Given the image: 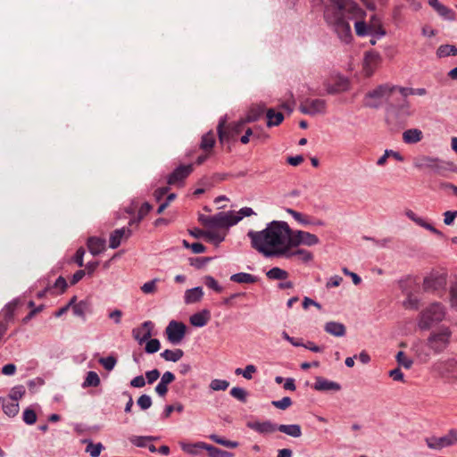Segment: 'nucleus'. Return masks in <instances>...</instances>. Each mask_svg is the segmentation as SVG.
Returning a JSON list of instances; mask_svg holds the SVG:
<instances>
[{"label": "nucleus", "mask_w": 457, "mask_h": 457, "mask_svg": "<svg viewBox=\"0 0 457 457\" xmlns=\"http://www.w3.org/2000/svg\"><path fill=\"white\" fill-rule=\"evenodd\" d=\"M187 326L180 321L171 320L165 328L167 339L172 345H179L185 337Z\"/></svg>", "instance_id": "nucleus-9"}, {"label": "nucleus", "mask_w": 457, "mask_h": 457, "mask_svg": "<svg viewBox=\"0 0 457 457\" xmlns=\"http://www.w3.org/2000/svg\"><path fill=\"white\" fill-rule=\"evenodd\" d=\"M251 242V247L267 258L284 257L287 259L297 256L300 261L308 263L313 260L312 252L305 249L293 250L295 246H289L288 244L270 246L261 237L247 236Z\"/></svg>", "instance_id": "nucleus-3"}, {"label": "nucleus", "mask_w": 457, "mask_h": 457, "mask_svg": "<svg viewBox=\"0 0 457 457\" xmlns=\"http://www.w3.org/2000/svg\"><path fill=\"white\" fill-rule=\"evenodd\" d=\"M246 427L260 435L272 434L278 429V424L272 422L271 420L264 421H248Z\"/></svg>", "instance_id": "nucleus-11"}, {"label": "nucleus", "mask_w": 457, "mask_h": 457, "mask_svg": "<svg viewBox=\"0 0 457 457\" xmlns=\"http://www.w3.org/2000/svg\"><path fill=\"white\" fill-rule=\"evenodd\" d=\"M234 226L231 212H220L212 216L211 228H226Z\"/></svg>", "instance_id": "nucleus-14"}, {"label": "nucleus", "mask_w": 457, "mask_h": 457, "mask_svg": "<svg viewBox=\"0 0 457 457\" xmlns=\"http://www.w3.org/2000/svg\"><path fill=\"white\" fill-rule=\"evenodd\" d=\"M403 139L406 144H416L422 139V132L418 129H410L403 133Z\"/></svg>", "instance_id": "nucleus-30"}, {"label": "nucleus", "mask_w": 457, "mask_h": 457, "mask_svg": "<svg viewBox=\"0 0 457 457\" xmlns=\"http://www.w3.org/2000/svg\"><path fill=\"white\" fill-rule=\"evenodd\" d=\"M23 421L28 425H33L37 421V414L34 410L27 408L22 414Z\"/></svg>", "instance_id": "nucleus-53"}, {"label": "nucleus", "mask_w": 457, "mask_h": 457, "mask_svg": "<svg viewBox=\"0 0 457 457\" xmlns=\"http://www.w3.org/2000/svg\"><path fill=\"white\" fill-rule=\"evenodd\" d=\"M159 281L158 278H154L150 281L145 282L142 287L141 290L145 294H154L156 291V283Z\"/></svg>", "instance_id": "nucleus-58"}, {"label": "nucleus", "mask_w": 457, "mask_h": 457, "mask_svg": "<svg viewBox=\"0 0 457 457\" xmlns=\"http://www.w3.org/2000/svg\"><path fill=\"white\" fill-rule=\"evenodd\" d=\"M87 245L90 253L96 256L104 251L105 239L97 237H91L87 239Z\"/></svg>", "instance_id": "nucleus-20"}, {"label": "nucleus", "mask_w": 457, "mask_h": 457, "mask_svg": "<svg viewBox=\"0 0 457 457\" xmlns=\"http://www.w3.org/2000/svg\"><path fill=\"white\" fill-rule=\"evenodd\" d=\"M229 386L228 381L225 379H212L210 383V388L213 391L226 390Z\"/></svg>", "instance_id": "nucleus-52"}, {"label": "nucleus", "mask_w": 457, "mask_h": 457, "mask_svg": "<svg viewBox=\"0 0 457 457\" xmlns=\"http://www.w3.org/2000/svg\"><path fill=\"white\" fill-rule=\"evenodd\" d=\"M381 61L380 54L376 51H368L364 55L363 68L367 76H371Z\"/></svg>", "instance_id": "nucleus-13"}, {"label": "nucleus", "mask_w": 457, "mask_h": 457, "mask_svg": "<svg viewBox=\"0 0 457 457\" xmlns=\"http://www.w3.org/2000/svg\"><path fill=\"white\" fill-rule=\"evenodd\" d=\"M247 236L261 237L263 241L270 246L288 244L289 246H299L301 245L312 246L320 243L319 237L307 231L292 230L287 222L282 220H272L266 225V228L260 231L250 229Z\"/></svg>", "instance_id": "nucleus-2"}, {"label": "nucleus", "mask_w": 457, "mask_h": 457, "mask_svg": "<svg viewBox=\"0 0 457 457\" xmlns=\"http://www.w3.org/2000/svg\"><path fill=\"white\" fill-rule=\"evenodd\" d=\"M286 211L287 213L291 214L293 216V218L295 220H297L299 223H301L303 225H310L311 224V220H308L307 218L303 217V215L301 212H298L291 208H287Z\"/></svg>", "instance_id": "nucleus-56"}, {"label": "nucleus", "mask_w": 457, "mask_h": 457, "mask_svg": "<svg viewBox=\"0 0 457 457\" xmlns=\"http://www.w3.org/2000/svg\"><path fill=\"white\" fill-rule=\"evenodd\" d=\"M312 387L314 390L320 392L341 390V385L339 383L328 380L323 377H317Z\"/></svg>", "instance_id": "nucleus-15"}, {"label": "nucleus", "mask_w": 457, "mask_h": 457, "mask_svg": "<svg viewBox=\"0 0 457 457\" xmlns=\"http://www.w3.org/2000/svg\"><path fill=\"white\" fill-rule=\"evenodd\" d=\"M204 296L203 288L201 287H195L186 290L184 295V302L187 304L195 303L200 302Z\"/></svg>", "instance_id": "nucleus-23"}, {"label": "nucleus", "mask_w": 457, "mask_h": 457, "mask_svg": "<svg viewBox=\"0 0 457 457\" xmlns=\"http://www.w3.org/2000/svg\"><path fill=\"white\" fill-rule=\"evenodd\" d=\"M83 443L87 444L86 453H89L91 457H98L104 448L102 443L94 444L89 439H84Z\"/></svg>", "instance_id": "nucleus-37"}, {"label": "nucleus", "mask_w": 457, "mask_h": 457, "mask_svg": "<svg viewBox=\"0 0 457 457\" xmlns=\"http://www.w3.org/2000/svg\"><path fill=\"white\" fill-rule=\"evenodd\" d=\"M457 217V211H446L444 213V222L445 225L450 226L453 223L454 219Z\"/></svg>", "instance_id": "nucleus-64"}, {"label": "nucleus", "mask_w": 457, "mask_h": 457, "mask_svg": "<svg viewBox=\"0 0 457 457\" xmlns=\"http://www.w3.org/2000/svg\"><path fill=\"white\" fill-rule=\"evenodd\" d=\"M324 330L334 337H341L346 333L345 326L337 321H328L324 326Z\"/></svg>", "instance_id": "nucleus-22"}, {"label": "nucleus", "mask_w": 457, "mask_h": 457, "mask_svg": "<svg viewBox=\"0 0 457 457\" xmlns=\"http://www.w3.org/2000/svg\"><path fill=\"white\" fill-rule=\"evenodd\" d=\"M457 55V47L453 45H441L436 49V56L438 58H445L448 56H456Z\"/></svg>", "instance_id": "nucleus-33"}, {"label": "nucleus", "mask_w": 457, "mask_h": 457, "mask_svg": "<svg viewBox=\"0 0 457 457\" xmlns=\"http://www.w3.org/2000/svg\"><path fill=\"white\" fill-rule=\"evenodd\" d=\"M212 258L210 257H196V258H190V265L201 269L203 266H204L209 261H211Z\"/></svg>", "instance_id": "nucleus-61"}, {"label": "nucleus", "mask_w": 457, "mask_h": 457, "mask_svg": "<svg viewBox=\"0 0 457 457\" xmlns=\"http://www.w3.org/2000/svg\"><path fill=\"white\" fill-rule=\"evenodd\" d=\"M154 324L151 320L144 321L140 327L132 329V336L139 345L146 342L151 337Z\"/></svg>", "instance_id": "nucleus-12"}, {"label": "nucleus", "mask_w": 457, "mask_h": 457, "mask_svg": "<svg viewBox=\"0 0 457 457\" xmlns=\"http://www.w3.org/2000/svg\"><path fill=\"white\" fill-rule=\"evenodd\" d=\"M267 126L269 128L278 126L284 120V115L280 112H276L273 108L266 111Z\"/></svg>", "instance_id": "nucleus-27"}, {"label": "nucleus", "mask_w": 457, "mask_h": 457, "mask_svg": "<svg viewBox=\"0 0 457 457\" xmlns=\"http://www.w3.org/2000/svg\"><path fill=\"white\" fill-rule=\"evenodd\" d=\"M3 411L9 417H14L19 412V403L15 401L3 400Z\"/></svg>", "instance_id": "nucleus-38"}, {"label": "nucleus", "mask_w": 457, "mask_h": 457, "mask_svg": "<svg viewBox=\"0 0 457 457\" xmlns=\"http://www.w3.org/2000/svg\"><path fill=\"white\" fill-rule=\"evenodd\" d=\"M229 394L241 403H246L247 401L248 392L242 387L235 386L230 390Z\"/></svg>", "instance_id": "nucleus-48"}, {"label": "nucleus", "mask_w": 457, "mask_h": 457, "mask_svg": "<svg viewBox=\"0 0 457 457\" xmlns=\"http://www.w3.org/2000/svg\"><path fill=\"white\" fill-rule=\"evenodd\" d=\"M299 111L303 114L311 116L324 114L327 111V103L324 99L306 98L301 102Z\"/></svg>", "instance_id": "nucleus-8"}, {"label": "nucleus", "mask_w": 457, "mask_h": 457, "mask_svg": "<svg viewBox=\"0 0 457 457\" xmlns=\"http://www.w3.org/2000/svg\"><path fill=\"white\" fill-rule=\"evenodd\" d=\"M396 88V86L382 84L377 87L375 89L369 91L366 94V98H387Z\"/></svg>", "instance_id": "nucleus-16"}, {"label": "nucleus", "mask_w": 457, "mask_h": 457, "mask_svg": "<svg viewBox=\"0 0 457 457\" xmlns=\"http://www.w3.org/2000/svg\"><path fill=\"white\" fill-rule=\"evenodd\" d=\"M17 307V301L8 303L0 312V321L6 322L7 326L14 319V311Z\"/></svg>", "instance_id": "nucleus-24"}, {"label": "nucleus", "mask_w": 457, "mask_h": 457, "mask_svg": "<svg viewBox=\"0 0 457 457\" xmlns=\"http://www.w3.org/2000/svg\"><path fill=\"white\" fill-rule=\"evenodd\" d=\"M413 166L420 170H429L432 173L441 177H445L447 172H457V165L453 162L429 155L415 157Z\"/></svg>", "instance_id": "nucleus-4"}, {"label": "nucleus", "mask_w": 457, "mask_h": 457, "mask_svg": "<svg viewBox=\"0 0 457 457\" xmlns=\"http://www.w3.org/2000/svg\"><path fill=\"white\" fill-rule=\"evenodd\" d=\"M137 405L144 411L152 406V398L148 395H142L137 401Z\"/></svg>", "instance_id": "nucleus-59"}, {"label": "nucleus", "mask_w": 457, "mask_h": 457, "mask_svg": "<svg viewBox=\"0 0 457 457\" xmlns=\"http://www.w3.org/2000/svg\"><path fill=\"white\" fill-rule=\"evenodd\" d=\"M226 123L227 116L225 115L220 117L217 126V133L220 144H224L225 142H228L230 139H233L242 131L244 125L247 122L243 119L239 121L229 124L227 129L225 128Z\"/></svg>", "instance_id": "nucleus-6"}, {"label": "nucleus", "mask_w": 457, "mask_h": 457, "mask_svg": "<svg viewBox=\"0 0 457 457\" xmlns=\"http://www.w3.org/2000/svg\"><path fill=\"white\" fill-rule=\"evenodd\" d=\"M99 363L101 365H103V367L108 370V371H111L114 369L116 363H117V359L112 356V355H109L107 357H103V358H100L99 359Z\"/></svg>", "instance_id": "nucleus-51"}, {"label": "nucleus", "mask_w": 457, "mask_h": 457, "mask_svg": "<svg viewBox=\"0 0 457 457\" xmlns=\"http://www.w3.org/2000/svg\"><path fill=\"white\" fill-rule=\"evenodd\" d=\"M183 355V350L179 348L174 350L166 349L161 353L162 358H163L165 361L173 362L179 361Z\"/></svg>", "instance_id": "nucleus-34"}, {"label": "nucleus", "mask_w": 457, "mask_h": 457, "mask_svg": "<svg viewBox=\"0 0 457 457\" xmlns=\"http://www.w3.org/2000/svg\"><path fill=\"white\" fill-rule=\"evenodd\" d=\"M192 163L178 166L167 178V183L170 186H183L185 179L193 172Z\"/></svg>", "instance_id": "nucleus-10"}, {"label": "nucleus", "mask_w": 457, "mask_h": 457, "mask_svg": "<svg viewBox=\"0 0 457 457\" xmlns=\"http://www.w3.org/2000/svg\"><path fill=\"white\" fill-rule=\"evenodd\" d=\"M89 309L90 303L86 300H82L74 304L72 311L75 316L80 317L85 320L86 313L89 312Z\"/></svg>", "instance_id": "nucleus-36"}, {"label": "nucleus", "mask_w": 457, "mask_h": 457, "mask_svg": "<svg viewBox=\"0 0 457 457\" xmlns=\"http://www.w3.org/2000/svg\"><path fill=\"white\" fill-rule=\"evenodd\" d=\"M329 1L324 8V21L343 43L349 44L353 40L349 21L363 19L366 12L354 0Z\"/></svg>", "instance_id": "nucleus-1"}, {"label": "nucleus", "mask_w": 457, "mask_h": 457, "mask_svg": "<svg viewBox=\"0 0 457 457\" xmlns=\"http://www.w3.org/2000/svg\"><path fill=\"white\" fill-rule=\"evenodd\" d=\"M205 444L206 443L204 442H197L194 444L180 442L179 445L185 453L191 455H197L199 453V450H204Z\"/></svg>", "instance_id": "nucleus-31"}, {"label": "nucleus", "mask_w": 457, "mask_h": 457, "mask_svg": "<svg viewBox=\"0 0 457 457\" xmlns=\"http://www.w3.org/2000/svg\"><path fill=\"white\" fill-rule=\"evenodd\" d=\"M25 394V388L23 386H14L9 395L11 401L18 402Z\"/></svg>", "instance_id": "nucleus-57"}, {"label": "nucleus", "mask_w": 457, "mask_h": 457, "mask_svg": "<svg viewBox=\"0 0 457 457\" xmlns=\"http://www.w3.org/2000/svg\"><path fill=\"white\" fill-rule=\"evenodd\" d=\"M420 227L429 230L430 232H432L433 234H435L436 236H437L438 237L440 238H445V235L442 231L438 230L437 228H436L432 224L427 222L425 220H422L421 224L420 225Z\"/></svg>", "instance_id": "nucleus-62"}, {"label": "nucleus", "mask_w": 457, "mask_h": 457, "mask_svg": "<svg viewBox=\"0 0 457 457\" xmlns=\"http://www.w3.org/2000/svg\"><path fill=\"white\" fill-rule=\"evenodd\" d=\"M230 280L239 284H253L259 280V278L245 272H238L230 277Z\"/></svg>", "instance_id": "nucleus-28"}, {"label": "nucleus", "mask_w": 457, "mask_h": 457, "mask_svg": "<svg viewBox=\"0 0 457 457\" xmlns=\"http://www.w3.org/2000/svg\"><path fill=\"white\" fill-rule=\"evenodd\" d=\"M269 279L285 280L288 278V272L281 268L273 267L266 272Z\"/></svg>", "instance_id": "nucleus-35"}, {"label": "nucleus", "mask_w": 457, "mask_h": 457, "mask_svg": "<svg viewBox=\"0 0 457 457\" xmlns=\"http://www.w3.org/2000/svg\"><path fill=\"white\" fill-rule=\"evenodd\" d=\"M204 284L207 287L214 290L217 293H220L223 290V287L212 276H206L204 278Z\"/></svg>", "instance_id": "nucleus-54"}, {"label": "nucleus", "mask_w": 457, "mask_h": 457, "mask_svg": "<svg viewBox=\"0 0 457 457\" xmlns=\"http://www.w3.org/2000/svg\"><path fill=\"white\" fill-rule=\"evenodd\" d=\"M278 431L285 433L286 435L295 438L300 437L302 436V428L301 426L298 424H280L278 425Z\"/></svg>", "instance_id": "nucleus-29"}, {"label": "nucleus", "mask_w": 457, "mask_h": 457, "mask_svg": "<svg viewBox=\"0 0 457 457\" xmlns=\"http://www.w3.org/2000/svg\"><path fill=\"white\" fill-rule=\"evenodd\" d=\"M209 438L216 444L228 447V448H236L238 446V443L237 441H230L225 438L219 436L216 434H212L209 436Z\"/></svg>", "instance_id": "nucleus-47"}, {"label": "nucleus", "mask_w": 457, "mask_h": 457, "mask_svg": "<svg viewBox=\"0 0 457 457\" xmlns=\"http://www.w3.org/2000/svg\"><path fill=\"white\" fill-rule=\"evenodd\" d=\"M211 319V312L207 309H204L201 312H195L190 316V323L194 327L202 328L204 327Z\"/></svg>", "instance_id": "nucleus-19"}, {"label": "nucleus", "mask_w": 457, "mask_h": 457, "mask_svg": "<svg viewBox=\"0 0 457 457\" xmlns=\"http://www.w3.org/2000/svg\"><path fill=\"white\" fill-rule=\"evenodd\" d=\"M131 234L132 231L129 228H121L115 229L110 235L109 247L112 249L118 248L121 243V239L123 237L129 238L131 236Z\"/></svg>", "instance_id": "nucleus-17"}, {"label": "nucleus", "mask_w": 457, "mask_h": 457, "mask_svg": "<svg viewBox=\"0 0 457 457\" xmlns=\"http://www.w3.org/2000/svg\"><path fill=\"white\" fill-rule=\"evenodd\" d=\"M204 450L208 452L209 457H233L232 453L221 450L212 445L205 444Z\"/></svg>", "instance_id": "nucleus-43"}, {"label": "nucleus", "mask_w": 457, "mask_h": 457, "mask_svg": "<svg viewBox=\"0 0 457 457\" xmlns=\"http://www.w3.org/2000/svg\"><path fill=\"white\" fill-rule=\"evenodd\" d=\"M152 208L153 207L149 203H144L137 212V222H140L150 212Z\"/></svg>", "instance_id": "nucleus-60"}, {"label": "nucleus", "mask_w": 457, "mask_h": 457, "mask_svg": "<svg viewBox=\"0 0 457 457\" xmlns=\"http://www.w3.org/2000/svg\"><path fill=\"white\" fill-rule=\"evenodd\" d=\"M445 316V309L440 303H433L424 309L419 316L418 326L422 330L429 329L441 322Z\"/></svg>", "instance_id": "nucleus-5"}, {"label": "nucleus", "mask_w": 457, "mask_h": 457, "mask_svg": "<svg viewBox=\"0 0 457 457\" xmlns=\"http://www.w3.org/2000/svg\"><path fill=\"white\" fill-rule=\"evenodd\" d=\"M405 295L406 299L403 302V306L407 310H418L420 308V299L413 295L412 291Z\"/></svg>", "instance_id": "nucleus-44"}, {"label": "nucleus", "mask_w": 457, "mask_h": 457, "mask_svg": "<svg viewBox=\"0 0 457 457\" xmlns=\"http://www.w3.org/2000/svg\"><path fill=\"white\" fill-rule=\"evenodd\" d=\"M451 335L452 333L447 328H442L438 332H433L428 338L427 345L434 353H440L447 347Z\"/></svg>", "instance_id": "nucleus-7"}, {"label": "nucleus", "mask_w": 457, "mask_h": 457, "mask_svg": "<svg viewBox=\"0 0 457 457\" xmlns=\"http://www.w3.org/2000/svg\"><path fill=\"white\" fill-rule=\"evenodd\" d=\"M436 12L445 21H453L456 19L455 12L443 4L436 8Z\"/></svg>", "instance_id": "nucleus-39"}, {"label": "nucleus", "mask_w": 457, "mask_h": 457, "mask_svg": "<svg viewBox=\"0 0 457 457\" xmlns=\"http://www.w3.org/2000/svg\"><path fill=\"white\" fill-rule=\"evenodd\" d=\"M445 286V279L441 276L426 277L423 280L424 291H436Z\"/></svg>", "instance_id": "nucleus-18"}, {"label": "nucleus", "mask_w": 457, "mask_h": 457, "mask_svg": "<svg viewBox=\"0 0 457 457\" xmlns=\"http://www.w3.org/2000/svg\"><path fill=\"white\" fill-rule=\"evenodd\" d=\"M85 255V249L83 247H79L74 256H73V262L79 266L82 267L84 265L83 257Z\"/></svg>", "instance_id": "nucleus-63"}, {"label": "nucleus", "mask_w": 457, "mask_h": 457, "mask_svg": "<svg viewBox=\"0 0 457 457\" xmlns=\"http://www.w3.org/2000/svg\"><path fill=\"white\" fill-rule=\"evenodd\" d=\"M354 29L357 36L365 37L370 34L372 27L368 26L364 21H357L354 23Z\"/></svg>", "instance_id": "nucleus-46"}, {"label": "nucleus", "mask_w": 457, "mask_h": 457, "mask_svg": "<svg viewBox=\"0 0 457 457\" xmlns=\"http://www.w3.org/2000/svg\"><path fill=\"white\" fill-rule=\"evenodd\" d=\"M231 212L234 225L237 224L244 217H250L255 212L251 207H243L237 212Z\"/></svg>", "instance_id": "nucleus-42"}, {"label": "nucleus", "mask_w": 457, "mask_h": 457, "mask_svg": "<svg viewBox=\"0 0 457 457\" xmlns=\"http://www.w3.org/2000/svg\"><path fill=\"white\" fill-rule=\"evenodd\" d=\"M68 287L66 279L62 276H59L53 285H50L52 295L63 294Z\"/></svg>", "instance_id": "nucleus-32"}, {"label": "nucleus", "mask_w": 457, "mask_h": 457, "mask_svg": "<svg viewBox=\"0 0 457 457\" xmlns=\"http://www.w3.org/2000/svg\"><path fill=\"white\" fill-rule=\"evenodd\" d=\"M129 440L137 447H146L147 444L156 440V437L152 436H131Z\"/></svg>", "instance_id": "nucleus-40"}, {"label": "nucleus", "mask_w": 457, "mask_h": 457, "mask_svg": "<svg viewBox=\"0 0 457 457\" xmlns=\"http://www.w3.org/2000/svg\"><path fill=\"white\" fill-rule=\"evenodd\" d=\"M100 382H101L100 378L96 371H88L87 373L85 380L82 383V387L83 388H87V387H90V386L96 387L100 385Z\"/></svg>", "instance_id": "nucleus-41"}, {"label": "nucleus", "mask_w": 457, "mask_h": 457, "mask_svg": "<svg viewBox=\"0 0 457 457\" xmlns=\"http://www.w3.org/2000/svg\"><path fill=\"white\" fill-rule=\"evenodd\" d=\"M396 361L400 366H403L405 369H411L413 364V361L409 358L403 351L397 353Z\"/></svg>", "instance_id": "nucleus-50"}, {"label": "nucleus", "mask_w": 457, "mask_h": 457, "mask_svg": "<svg viewBox=\"0 0 457 457\" xmlns=\"http://www.w3.org/2000/svg\"><path fill=\"white\" fill-rule=\"evenodd\" d=\"M265 110H266V108H265L264 104H258L252 105L250 107V109L248 110L245 118L244 119L245 121H246L247 123H250V122H254V121L260 120V118L265 112Z\"/></svg>", "instance_id": "nucleus-21"}, {"label": "nucleus", "mask_w": 457, "mask_h": 457, "mask_svg": "<svg viewBox=\"0 0 457 457\" xmlns=\"http://www.w3.org/2000/svg\"><path fill=\"white\" fill-rule=\"evenodd\" d=\"M293 402L290 397L285 396L281 400L272 401L271 404L280 410H286L292 405Z\"/></svg>", "instance_id": "nucleus-55"}, {"label": "nucleus", "mask_w": 457, "mask_h": 457, "mask_svg": "<svg viewBox=\"0 0 457 457\" xmlns=\"http://www.w3.org/2000/svg\"><path fill=\"white\" fill-rule=\"evenodd\" d=\"M215 142V135L212 130H210L203 135L199 147L205 153H210L212 150Z\"/></svg>", "instance_id": "nucleus-26"}, {"label": "nucleus", "mask_w": 457, "mask_h": 457, "mask_svg": "<svg viewBox=\"0 0 457 457\" xmlns=\"http://www.w3.org/2000/svg\"><path fill=\"white\" fill-rule=\"evenodd\" d=\"M161 348V343L157 338H149L146 341L145 351L146 353L152 354L157 353Z\"/></svg>", "instance_id": "nucleus-49"}, {"label": "nucleus", "mask_w": 457, "mask_h": 457, "mask_svg": "<svg viewBox=\"0 0 457 457\" xmlns=\"http://www.w3.org/2000/svg\"><path fill=\"white\" fill-rule=\"evenodd\" d=\"M225 237H226V233H220L219 231H214V230L205 231V236H204V237H206L209 241L212 242L216 245H218L221 242H223L225 239Z\"/></svg>", "instance_id": "nucleus-45"}, {"label": "nucleus", "mask_w": 457, "mask_h": 457, "mask_svg": "<svg viewBox=\"0 0 457 457\" xmlns=\"http://www.w3.org/2000/svg\"><path fill=\"white\" fill-rule=\"evenodd\" d=\"M457 443V432L451 429L446 435L438 437V450L452 446Z\"/></svg>", "instance_id": "nucleus-25"}]
</instances>
